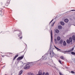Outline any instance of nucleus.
<instances>
[{"mask_svg": "<svg viewBox=\"0 0 75 75\" xmlns=\"http://www.w3.org/2000/svg\"><path fill=\"white\" fill-rule=\"evenodd\" d=\"M16 31H18V32H19V34H18V37H20L21 36V37H20L19 38H20L21 40L23 38V36H22V33H21V30L18 29Z\"/></svg>", "mask_w": 75, "mask_h": 75, "instance_id": "obj_1", "label": "nucleus"}, {"mask_svg": "<svg viewBox=\"0 0 75 75\" xmlns=\"http://www.w3.org/2000/svg\"><path fill=\"white\" fill-rule=\"evenodd\" d=\"M50 54L51 57H53V56H55V53H54L53 50H51L50 49Z\"/></svg>", "mask_w": 75, "mask_h": 75, "instance_id": "obj_2", "label": "nucleus"}, {"mask_svg": "<svg viewBox=\"0 0 75 75\" xmlns=\"http://www.w3.org/2000/svg\"><path fill=\"white\" fill-rule=\"evenodd\" d=\"M4 10L3 9V8H0V15L1 16L3 15V14H4Z\"/></svg>", "mask_w": 75, "mask_h": 75, "instance_id": "obj_3", "label": "nucleus"}, {"mask_svg": "<svg viewBox=\"0 0 75 75\" xmlns=\"http://www.w3.org/2000/svg\"><path fill=\"white\" fill-rule=\"evenodd\" d=\"M29 64H26L24 67V69H28L29 68H30V66L29 65Z\"/></svg>", "mask_w": 75, "mask_h": 75, "instance_id": "obj_4", "label": "nucleus"}, {"mask_svg": "<svg viewBox=\"0 0 75 75\" xmlns=\"http://www.w3.org/2000/svg\"><path fill=\"white\" fill-rule=\"evenodd\" d=\"M74 48H72V49H71L69 50H67L66 51H64V52H72L73 51V50H74Z\"/></svg>", "mask_w": 75, "mask_h": 75, "instance_id": "obj_5", "label": "nucleus"}, {"mask_svg": "<svg viewBox=\"0 0 75 75\" xmlns=\"http://www.w3.org/2000/svg\"><path fill=\"white\" fill-rule=\"evenodd\" d=\"M23 58H24V56H21V57H19L17 58V61H18V60L22 59Z\"/></svg>", "mask_w": 75, "mask_h": 75, "instance_id": "obj_6", "label": "nucleus"}, {"mask_svg": "<svg viewBox=\"0 0 75 75\" xmlns=\"http://www.w3.org/2000/svg\"><path fill=\"white\" fill-rule=\"evenodd\" d=\"M18 54H17V55H16L13 59V61L15 60V59H16V58L18 57Z\"/></svg>", "mask_w": 75, "mask_h": 75, "instance_id": "obj_7", "label": "nucleus"}, {"mask_svg": "<svg viewBox=\"0 0 75 75\" xmlns=\"http://www.w3.org/2000/svg\"><path fill=\"white\" fill-rule=\"evenodd\" d=\"M23 72V70H21L19 73L18 75H21L22 74V73Z\"/></svg>", "mask_w": 75, "mask_h": 75, "instance_id": "obj_8", "label": "nucleus"}, {"mask_svg": "<svg viewBox=\"0 0 75 75\" xmlns=\"http://www.w3.org/2000/svg\"><path fill=\"white\" fill-rule=\"evenodd\" d=\"M51 41H52V30L51 31Z\"/></svg>", "mask_w": 75, "mask_h": 75, "instance_id": "obj_9", "label": "nucleus"}, {"mask_svg": "<svg viewBox=\"0 0 75 75\" xmlns=\"http://www.w3.org/2000/svg\"><path fill=\"white\" fill-rule=\"evenodd\" d=\"M42 72H41V71H40L38 72V74H37V75H42Z\"/></svg>", "mask_w": 75, "mask_h": 75, "instance_id": "obj_10", "label": "nucleus"}, {"mask_svg": "<svg viewBox=\"0 0 75 75\" xmlns=\"http://www.w3.org/2000/svg\"><path fill=\"white\" fill-rule=\"evenodd\" d=\"M55 48H56V50H57L58 51H61V50H60L57 47H55V46H54Z\"/></svg>", "mask_w": 75, "mask_h": 75, "instance_id": "obj_11", "label": "nucleus"}, {"mask_svg": "<svg viewBox=\"0 0 75 75\" xmlns=\"http://www.w3.org/2000/svg\"><path fill=\"white\" fill-rule=\"evenodd\" d=\"M60 58L61 59H63V60H64L65 59V58L63 56H61L60 57Z\"/></svg>", "mask_w": 75, "mask_h": 75, "instance_id": "obj_12", "label": "nucleus"}, {"mask_svg": "<svg viewBox=\"0 0 75 75\" xmlns=\"http://www.w3.org/2000/svg\"><path fill=\"white\" fill-rule=\"evenodd\" d=\"M69 21V20H68V19H64V21L65 23H68V22Z\"/></svg>", "mask_w": 75, "mask_h": 75, "instance_id": "obj_13", "label": "nucleus"}, {"mask_svg": "<svg viewBox=\"0 0 75 75\" xmlns=\"http://www.w3.org/2000/svg\"><path fill=\"white\" fill-rule=\"evenodd\" d=\"M61 40V38L59 36H58L57 38V41H59Z\"/></svg>", "mask_w": 75, "mask_h": 75, "instance_id": "obj_14", "label": "nucleus"}, {"mask_svg": "<svg viewBox=\"0 0 75 75\" xmlns=\"http://www.w3.org/2000/svg\"><path fill=\"white\" fill-rule=\"evenodd\" d=\"M58 28L59 30H61L62 29V26L59 25L58 26Z\"/></svg>", "mask_w": 75, "mask_h": 75, "instance_id": "obj_15", "label": "nucleus"}, {"mask_svg": "<svg viewBox=\"0 0 75 75\" xmlns=\"http://www.w3.org/2000/svg\"><path fill=\"white\" fill-rule=\"evenodd\" d=\"M55 33H59V30L58 29H56L55 30Z\"/></svg>", "mask_w": 75, "mask_h": 75, "instance_id": "obj_16", "label": "nucleus"}, {"mask_svg": "<svg viewBox=\"0 0 75 75\" xmlns=\"http://www.w3.org/2000/svg\"><path fill=\"white\" fill-rule=\"evenodd\" d=\"M60 24L61 25H64L65 24V23H64V22L62 21L60 22Z\"/></svg>", "mask_w": 75, "mask_h": 75, "instance_id": "obj_17", "label": "nucleus"}, {"mask_svg": "<svg viewBox=\"0 0 75 75\" xmlns=\"http://www.w3.org/2000/svg\"><path fill=\"white\" fill-rule=\"evenodd\" d=\"M69 40L70 42H72V37L69 38Z\"/></svg>", "mask_w": 75, "mask_h": 75, "instance_id": "obj_18", "label": "nucleus"}, {"mask_svg": "<svg viewBox=\"0 0 75 75\" xmlns=\"http://www.w3.org/2000/svg\"><path fill=\"white\" fill-rule=\"evenodd\" d=\"M72 38L73 40H74V41H75V35H74L72 37Z\"/></svg>", "mask_w": 75, "mask_h": 75, "instance_id": "obj_19", "label": "nucleus"}, {"mask_svg": "<svg viewBox=\"0 0 75 75\" xmlns=\"http://www.w3.org/2000/svg\"><path fill=\"white\" fill-rule=\"evenodd\" d=\"M63 45H64V46H65V45H67V43H66V42L65 41H64L63 42Z\"/></svg>", "mask_w": 75, "mask_h": 75, "instance_id": "obj_20", "label": "nucleus"}, {"mask_svg": "<svg viewBox=\"0 0 75 75\" xmlns=\"http://www.w3.org/2000/svg\"><path fill=\"white\" fill-rule=\"evenodd\" d=\"M67 44H69L70 43V42L69 41V40L67 39Z\"/></svg>", "mask_w": 75, "mask_h": 75, "instance_id": "obj_21", "label": "nucleus"}, {"mask_svg": "<svg viewBox=\"0 0 75 75\" xmlns=\"http://www.w3.org/2000/svg\"><path fill=\"white\" fill-rule=\"evenodd\" d=\"M47 59V57L45 56L43 58L42 60H45L46 59Z\"/></svg>", "mask_w": 75, "mask_h": 75, "instance_id": "obj_22", "label": "nucleus"}, {"mask_svg": "<svg viewBox=\"0 0 75 75\" xmlns=\"http://www.w3.org/2000/svg\"><path fill=\"white\" fill-rule=\"evenodd\" d=\"M55 23V22H54V23H53L51 25L52 27H53L54 25V24Z\"/></svg>", "mask_w": 75, "mask_h": 75, "instance_id": "obj_23", "label": "nucleus"}, {"mask_svg": "<svg viewBox=\"0 0 75 75\" xmlns=\"http://www.w3.org/2000/svg\"><path fill=\"white\" fill-rule=\"evenodd\" d=\"M9 4L7 2H6V4H5V6H8Z\"/></svg>", "mask_w": 75, "mask_h": 75, "instance_id": "obj_24", "label": "nucleus"}, {"mask_svg": "<svg viewBox=\"0 0 75 75\" xmlns=\"http://www.w3.org/2000/svg\"><path fill=\"white\" fill-rule=\"evenodd\" d=\"M71 54H72V55H75V53L74 52H71Z\"/></svg>", "mask_w": 75, "mask_h": 75, "instance_id": "obj_25", "label": "nucleus"}, {"mask_svg": "<svg viewBox=\"0 0 75 75\" xmlns=\"http://www.w3.org/2000/svg\"><path fill=\"white\" fill-rule=\"evenodd\" d=\"M10 0H7L6 3H9V4H10Z\"/></svg>", "mask_w": 75, "mask_h": 75, "instance_id": "obj_26", "label": "nucleus"}, {"mask_svg": "<svg viewBox=\"0 0 75 75\" xmlns=\"http://www.w3.org/2000/svg\"><path fill=\"white\" fill-rule=\"evenodd\" d=\"M59 43L60 44H62V43H63V41L62 40H60L59 42Z\"/></svg>", "mask_w": 75, "mask_h": 75, "instance_id": "obj_27", "label": "nucleus"}, {"mask_svg": "<svg viewBox=\"0 0 75 75\" xmlns=\"http://www.w3.org/2000/svg\"><path fill=\"white\" fill-rule=\"evenodd\" d=\"M59 62L60 64H62V62H61V60H59Z\"/></svg>", "mask_w": 75, "mask_h": 75, "instance_id": "obj_28", "label": "nucleus"}, {"mask_svg": "<svg viewBox=\"0 0 75 75\" xmlns=\"http://www.w3.org/2000/svg\"><path fill=\"white\" fill-rule=\"evenodd\" d=\"M71 74H73L75 73V72H74V71H71Z\"/></svg>", "mask_w": 75, "mask_h": 75, "instance_id": "obj_29", "label": "nucleus"}, {"mask_svg": "<svg viewBox=\"0 0 75 75\" xmlns=\"http://www.w3.org/2000/svg\"><path fill=\"white\" fill-rule=\"evenodd\" d=\"M54 42L55 43H57V40L56 39H54Z\"/></svg>", "mask_w": 75, "mask_h": 75, "instance_id": "obj_30", "label": "nucleus"}, {"mask_svg": "<svg viewBox=\"0 0 75 75\" xmlns=\"http://www.w3.org/2000/svg\"><path fill=\"white\" fill-rule=\"evenodd\" d=\"M53 20H54V19H52V20L50 22L49 24H51V23H52V22Z\"/></svg>", "mask_w": 75, "mask_h": 75, "instance_id": "obj_31", "label": "nucleus"}, {"mask_svg": "<svg viewBox=\"0 0 75 75\" xmlns=\"http://www.w3.org/2000/svg\"><path fill=\"white\" fill-rule=\"evenodd\" d=\"M31 73L30 72H29L28 73V75H31Z\"/></svg>", "mask_w": 75, "mask_h": 75, "instance_id": "obj_32", "label": "nucleus"}, {"mask_svg": "<svg viewBox=\"0 0 75 75\" xmlns=\"http://www.w3.org/2000/svg\"><path fill=\"white\" fill-rule=\"evenodd\" d=\"M59 74L60 75H63V74H62V73H61V72L59 73Z\"/></svg>", "mask_w": 75, "mask_h": 75, "instance_id": "obj_33", "label": "nucleus"}, {"mask_svg": "<svg viewBox=\"0 0 75 75\" xmlns=\"http://www.w3.org/2000/svg\"><path fill=\"white\" fill-rule=\"evenodd\" d=\"M57 17H56L54 18V20H56L57 19Z\"/></svg>", "mask_w": 75, "mask_h": 75, "instance_id": "obj_34", "label": "nucleus"}, {"mask_svg": "<svg viewBox=\"0 0 75 75\" xmlns=\"http://www.w3.org/2000/svg\"><path fill=\"white\" fill-rule=\"evenodd\" d=\"M45 75V72H43L42 74V75Z\"/></svg>", "mask_w": 75, "mask_h": 75, "instance_id": "obj_35", "label": "nucleus"}, {"mask_svg": "<svg viewBox=\"0 0 75 75\" xmlns=\"http://www.w3.org/2000/svg\"><path fill=\"white\" fill-rule=\"evenodd\" d=\"M71 11H75V10H71Z\"/></svg>", "mask_w": 75, "mask_h": 75, "instance_id": "obj_36", "label": "nucleus"}, {"mask_svg": "<svg viewBox=\"0 0 75 75\" xmlns=\"http://www.w3.org/2000/svg\"><path fill=\"white\" fill-rule=\"evenodd\" d=\"M33 75V73H31V74H30V75Z\"/></svg>", "mask_w": 75, "mask_h": 75, "instance_id": "obj_37", "label": "nucleus"}, {"mask_svg": "<svg viewBox=\"0 0 75 75\" xmlns=\"http://www.w3.org/2000/svg\"><path fill=\"white\" fill-rule=\"evenodd\" d=\"M63 53H64V54H66L67 53H66V52H63Z\"/></svg>", "mask_w": 75, "mask_h": 75, "instance_id": "obj_38", "label": "nucleus"}, {"mask_svg": "<svg viewBox=\"0 0 75 75\" xmlns=\"http://www.w3.org/2000/svg\"><path fill=\"white\" fill-rule=\"evenodd\" d=\"M5 67V66H4V67L2 68L3 69V68H4Z\"/></svg>", "mask_w": 75, "mask_h": 75, "instance_id": "obj_39", "label": "nucleus"}, {"mask_svg": "<svg viewBox=\"0 0 75 75\" xmlns=\"http://www.w3.org/2000/svg\"><path fill=\"white\" fill-rule=\"evenodd\" d=\"M10 53V54H12V53Z\"/></svg>", "mask_w": 75, "mask_h": 75, "instance_id": "obj_40", "label": "nucleus"}, {"mask_svg": "<svg viewBox=\"0 0 75 75\" xmlns=\"http://www.w3.org/2000/svg\"><path fill=\"white\" fill-rule=\"evenodd\" d=\"M3 7H4H4H5V6H3Z\"/></svg>", "mask_w": 75, "mask_h": 75, "instance_id": "obj_41", "label": "nucleus"}, {"mask_svg": "<svg viewBox=\"0 0 75 75\" xmlns=\"http://www.w3.org/2000/svg\"><path fill=\"white\" fill-rule=\"evenodd\" d=\"M71 44H72V43H71Z\"/></svg>", "mask_w": 75, "mask_h": 75, "instance_id": "obj_42", "label": "nucleus"}]
</instances>
